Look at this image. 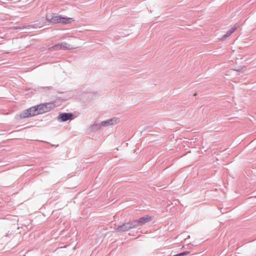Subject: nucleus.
<instances>
[{"mask_svg": "<svg viewBox=\"0 0 256 256\" xmlns=\"http://www.w3.org/2000/svg\"><path fill=\"white\" fill-rule=\"evenodd\" d=\"M190 252H188V251H186V252H180V253H179V254H176L175 255H174V256H185V255H186L188 254H189Z\"/></svg>", "mask_w": 256, "mask_h": 256, "instance_id": "obj_12", "label": "nucleus"}, {"mask_svg": "<svg viewBox=\"0 0 256 256\" xmlns=\"http://www.w3.org/2000/svg\"><path fill=\"white\" fill-rule=\"evenodd\" d=\"M14 30H18V29L22 30V29H23L24 28H21V27H19V26H14Z\"/></svg>", "mask_w": 256, "mask_h": 256, "instance_id": "obj_14", "label": "nucleus"}, {"mask_svg": "<svg viewBox=\"0 0 256 256\" xmlns=\"http://www.w3.org/2000/svg\"><path fill=\"white\" fill-rule=\"evenodd\" d=\"M232 34L231 32L229 31V30L228 31L226 32L222 36V39H225L226 38H227L229 36H230V35Z\"/></svg>", "mask_w": 256, "mask_h": 256, "instance_id": "obj_11", "label": "nucleus"}, {"mask_svg": "<svg viewBox=\"0 0 256 256\" xmlns=\"http://www.w3.org/2000/svg\"><path fill=\"white\" fill-rule=\"evenodd\" d=\"M136 228V225H134V220L129 221L127 222L122 223L120 225L118 226L115 228L116 232H127L128 230Z\"/></svg>", "mask_w": 256, "mask_h": 256, "instance_id": "obj_3", "label": "nucleus"}, {"mask_svg": "<svg viewBox=\"0 0 256 256\" xmlns=\"http://www.w3.org/2000/svg\"><path fill=\"white\" fill-rule=\"evenodd\" d=\"M238 28V26L236 25H234V26L230 28V30H229V31L231 32L232 34Z\"/></svg>", "mask_w": 256, "mask_h": 256, "instance_id": "obj_13", "label": "nucleus"}, {"mask_svg": "<svg viewBox=\"0 0 256 256\" xmlns=\"http://www.w3.org/2000/svg\"><path fill=\"white\" fill-rule=\"evenodd\" d=\"M74 118V114L71 112H62L58 114V120L60 122H64L71 120Z\"/></svg>", "mask_w": 256, "mask_h": 256, "instance_id": "obj_6", "label": "nucleus"}, {"mask_svg": "<svg viewBox=\"0 0 256 256\" xmlns=\"http://www.w3.org/2000/svg\"><path fill=\"white\" fill-rule=\"evenodd\" d=\"M60 44L61 50H70L72 48L70 45L66 42L60 43Z\"/></svg>", "mask_w": 256, "mask_h": 256, "instance_id": "obj_9", "label": "nucleus"}, {"mask_svg": "<svg viewBox=\"0 0 256 256\" xmlns=\"http://www.w3.org/2000/svg\"><path fill=\"white\" fill-rule=\"evenodd\" d=\"M118 122V118L114 117L108 120L102 122L101 125L103 126L104 127H106L114 125L117 124Z\"/></svg>", "mask_w": 256, "mask_h": 256, "instance_id": "obj_7", "label": "nucleus"}, {"mask_svg": "<svg viewBox=\"0 0 256 256\" xmlns=\"http://www.w3.org/2000/svg\"><path fill=\"white\" fill-rule=\"evenodd\" d=\"M46 20V21L50 24H56L60 23L62 24H68L71 22L72 18L56 15L52 16L51 18L47 16Z\"/></svg>", "mask_w": 256, "mask_h": 256, "instance_id": "obj_1", "label": "nucleus"}, {"mask_svg": "<svg viewBox=\"0 0 256 256\" xmlns=\"http://www.w3.org/2000/svg\"><path fill=\"white\" fill-rule=\"evenodd\" d=\"M50 50H61L60 43L55 44L54 46H51L49 48Z\"/></svg>", "mask_w": 256, "mask_h": 256, "instance_id": "obj_10", "label": "nucleus"}, {"mask_svg": "<svg viewBox=\"0 0 256 256\" xmlns=\"http://www.w3.org/2000/svg\"><path fill=\"white\" fill-rule=\"evenodd\" d=\"M42 26V25L41 26H39L38 27L41 28Z\"/></svg>", "mask_w": 256, "mask_h": 256, "instance_id": "obj_15", "label": "nucleus"}, {"mask_svg": "<svg viewBox=\"0 0 256 256\" xmlns=\"http://www.w3.org/2000/svg\"><path fill=\"white\" fill-rule=\"evenodd\" d=\"M104 127L103 126L101 125L100 123H94L90 126V129L92 131L96 132L102 129Z\"/></svg>", "mask_w": 256, "mask_h": 256, "instance_id": "obj_8", "label": "nucleus"}, {"mask_svg": "<svg viewBox=\"0 0 256 256\" xmlns=\"http://www.w3.org/2000/svg\"><path fill=\"white\" fill-rule=\"evenodd\" d=\"M38 106L40 114L51 110L55 108L56 104L54 102H50L42 103L38 104Z\"/></svg>", "mask_w": 256, "mask_h": 256, "instance_id": "obj_4", "label": "nucleus"}, {"mask_svg": "<svg viewBox=\"0 0 256 256\" xmlns=\"http://www.w3.org/2000/svg\"><path fill=\"white\" fill-rule=\"evenodd\" d=\"M152 220V216H150L148 215H146L144 216L141 217L137 220H134V225H136V228H138Z\"/></svg>", "mask_w": 256, "mask_h": 256, "instance_id": "obj_5", "label": "nucleus"}, {"mask_svg": "<svg viewBox=\"0 0 256 256\" xmlns=\"http://www.w3.org/2000/svg\"><path fill=\"white\" fill-rule=\"evenodd\" d=\"M38 106V105H36L23 110L18 116L20 118H24L40 114Z\"/></svg>", "mask_w": 256, "mask_h": 256, "instance_id": "obj_2", "label": "nucleus"}]
</instances>
